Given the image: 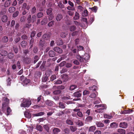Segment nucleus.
Returning <instances> with one entry per match:
<instances>
[{
	"label": "nucleus",
	"mask_w": 134,
	"mask_h": 134,
	"mask_svg": "<svg viewBox=\"0 0 134 134\" xmlns=\"http://www.w3.org/2000/svg\"><path fill=\"white\" fill-rule=\"evenodd\" d=\"M61 78L64 81H66L69 80L68 75L65 74L61 75Z\"/></svg>",
	"instance_id": "6"
},
{
	"label": "nucleus",
	"mask_w": 134,
	"mask_h": 134,
	"mask_svg": "<svg viewBox=\"0 0 134 134\" xmlns=\"http://www.w3.org/2000/svg\"><path fill=\"white\" fill-rule=\"evenodd\" d=\"M2 40L4 42H7L8 41V37L6 36H4Z\"/></svg>",
	"instance_id": "29"
},
{
	"label": "nucleus",
	"mask_w": 134,
	"mask_h": 134,
	"mask_svg": "<svg viewBox=\"0 0 134 134\" xmlns=\"http://www.w3.org/2000/svg\"><path fill=\"white\" fill-rule=\"evenodd\" d=\"M76 124L78 125L79 126H81L83 125V123L80 120H77L76 122Z\"/></svg>",
	"instance_id": "9"
},
{
	"label": "nucleus",
	"mask_w": 134,
	"mask_h": 134,
	"mask_svg": "<svg viewBox=\"0 0 134 134\" xmlns=\"http://www.w3.org/2000/svg\"><path fill=\"white\" fill-rule=\"evenodd\" d=\"M81 91H78L75 92L73 94V95L74 96L77 97H79L81 96V94L80 93Z\"/></svg>",
	"instance_id": "16"
},
{
	"label": "nucleus",
	"mask_w": 134,
	"mask_h": 134,
	"mask_svg": "<svg viewBox=\"0 0 134 134\" xmlns=\"http://www.w3.org/2000/svg\"><path fill=\"white\" fill-rule=\"evenodd\" d=\"M61 92V91L60 90H57L54 91L53 92V93L54 94H58L60 93Z\"/></svg>",
	"instance_id": "47"
},
{
	"label": "nucleus",
	"mask_w": 134,
	"mask_h": 134,
	"mask_svg": "<svg viewBox=\"0 0 134 134\" xmlns=\"http://www.w3.org/2000/svg\"><path fill=\"white\" fill-rule=\"evenodd\" d=\"M67 13L70 16L74 14V12L70 11H68L67 12Z\"/></svg>",
	"instance_id": "59"
},
{
	"label": "nucleus",
	"mask_w": 134,
	"mask_h": 134,
	"mask_svg": "<svg viewBox=\"0 0 134 134\" xmlns=\"http://www.w3.org/2000/svg\"><path fill=\"white\" fill-rule=\"evenodd\" d=\"M96 129L95 126H92L90 127L89 129V131H93Z\"/></svg>",
	"instance_id": "33"
},
{
	"label": "nucleus",
	"mask_w": 134,
	"mask_h": 134,
	"mask_svg": "<svg viewBox=\"0 0 134 134\" xmlns=\"http://www.w3.org/2000/svg\"><path fill=\"white\" fill-rule=\"evenodd\" d=\"M58 45H60L63 44V42L62 41L61 39H59L56 41Z\"/></svg>",
	"instance_id": "25"
},
{
	"label": "nucleus",
	"mask_w": 134,
	"mask_h": 134,
	"mask_svg": "<svg viewBox=\"0 0 134 134\" xmlns=\"http://www.w3.org/2000/svg\"><path fill=\"white\" fill-rule=\"evenodd\" d=\"M77 86L75 85H71L70 87V89L71 90H73L76 88Z\"/></svg>",
	"instance_id": "36"
},
{
	"label": "nucleus",
	"mask_w": 134,
	"mask_h": 134,
	"mask_svg": "<svg viewBox=\"0 0 134 134\" xmlns=\"http://www.w3.org/2000/svg\"><path fill=\"white\" fill-rule=\"evenodd\" d=\"M44 128L46 129L48 132H49V129L48 126L47 125H45L43 126Z\"/></svg>",
	"instance_id": "43"
},
{
	"label": "nucleus",
	"mask_w": 134,
	"mask_h": 134,
	"mask_svg": "<svg viewBox=\"0 0 134 134\" xmlns=\"http://www.w3.org/2000/svg\"><path fill=\"white\" fill-rule=\"evenodd\" d=\"M36 16L35 15H33L31 18V22L32 23L36 21Z\"/></svg>",
	"instance_id": "40"
},
{
	"label": "nucleus",
	"mask_w": 134,
	"mask_h": 134,
	"mask_svg": "<svg viewBox=\"0 0 134 134\" xmlns=\"http://www.w3.org/2000/svg\"><path fill=\"white\" fill-rule=\"evenodd\" d=\"M67 9L69 10H74L75 9L74 7H71L70 6H68L67 7Z\"/></svg>",
	"instance_id": "64"
},
{
	"label": "nucleus",
	"mask_w": 134,
	"mask_h": 134,
	"mask_svg": "<svg viewBox=\"0 0 134 134\" xmlns=\"http://www.w3.org/2000/svg\"><path fill=\"white\" fill-rule=\"evenodd\" d=\"M25 61L27 63H29L30 62V59L29 58H27L25 59Z\"/></svg>",
	"instance_id": "63"
},
{
	"label": "nucleus",
	"mask_w": 134,
	"mask_h": 134,
	"mask_svg": "<svg viewBox=\"0 0 134 134\" xmlns=\"http://www.w3.org/2000/svg\"><path fill=\"white\" fill-rule=\"evenodd\" d=\"M19 13V12L18 11H16L13 14V17L14 18L16 17L18 15Z\"/></svg>",
	"instance_id": "62"
},
{
	"label": "nucleus",
	"mask_w": 134,
	"mask_h": 134,
	"mask_svg": "<svg viewBox=\"0 0 134 134\" xmlns=\"http://www.w3.org/2000/svg\"><path fill=\"white\" fill-rule=\"evenodd\" d=\"M62 18V16L61 14H58L56 17V20L57 21H59Z\"/></svg>",
	"instance_id": "27"
},
{
	"label": "nucleus",
	"mask_w": 134,
	"mask_h": 134,
	"mask_svg": "<svg viewBox=\"0 0 134 134\" xmlns=\"http://www.w3.org/2000/svg\"><path fill=\"white\" fill-rule=\"evenodd\" d=\"M15 10V8L14 7H10L8 9L9 12L10 13H13Z\"/></svg>",
	"instance_id": "14"
},
{
	"label": "nucleus",
	"mask_w": 134,
	"mask_h": 134,
	"mask_svg": "<svg viewBox=\"0 0 134 134\" xmlns=\"http://www.w3.org/2000/svg\"><path fill=\"white\" fill-rule=\"evenodd\" d=\"M58 6L59 7L61 8H64V5L61 2H59L58 3Z\"/></svg>",
	"instance_id": "42"
},
{
	"label": "nucleus",
	"mask_w": 134,
	"mask_h": 134,
	"mask_svg": "<svg viewBox=\"0 0 134 134\" xmlns=\"http://www.w3.org/2000/svg\"><path fill=\"white\" fill-rule=\"evenodd\" d=\"M117 132L120 134H125L126 132L124 129H117Z\"/></svg>",
	"instance_id": "10"
},
{
	"label": "nucleus",
	"mask_w": 134,
	"mask_h": 134,
	"mask_svg": "<svg viewBox=\"0 0 134 134\" xmlns=\"http://www.w3.org/2000/svg\"><path fill=\"white\" fill-rule=\"evenodd\" d=\"M24 114L25 116L27 118H30L31 117V114L29 112L27 111L25 112Z\"/></svg>",
	"instance_id": "22"
},
{
	"label": "nucleus",
	"mask_w": 134,
	"mask_h": 134,
	"mask_svg": "<svg viewBox=\"0 0 134 134\" xmlns=\"http://www.w3.org/2000/svg\"><path fill=\"white\" fill-rule=\"evenodd\" d=\"M49 55L50 57H53L55 55V53L53 51H50L49 52Z\"/></svg>",
	"instance_id": "21"
},
{
	"label": "nucleus",
	"mask_w": 134,
	"mask_h": 134,
	"mask_svg": "<svg viewBox=\"0 0 134 134\" xmlns=\"http://www.w3.org/2000/svg\"><path fill=\"white\" fill-rule=\"evenodd\" d=\"M42 38L44 40H48L49 38V36L48 34H45L43 35Z\"/></svg>",
	"instance_id": "24"
},
{
	"label": "nucleus",
	"mask_w": 134,
	"mask_h": 134,
	"mask_svg": "<svg viewBox=\"0 0 134 134\" xmlns=\"http://www.w3.org/2000/svg\"><path fill=\"white\" fill-rule=\"evenodd\" d=\"M43 15V14L42 12H40L37 14V16L38 18H40L42 17Z\"/></svg>",
	"instance_id": "49"
},
{
	"label": "nucleus",
	"mask_w": 134,
	"mask_h": 134,
	"mask_svg": "<svg viewBox=\"0 0 134 134\" xmlns=\"http://www.w3.org/2000/svg\"><path fill=\"white\" fill-rule=\"evenodd\" d=\"M59 107L61 108H65V105L62 103L60 102L59 103Z\"/></svg>",
	"instance_id": "50"
},
{
	"label": "nucleus",
	"mask_w": 134,
	"mask_h": 134,
	"mask_svg": "<svg viewBox=\"0 0 134 134\" xmlns=\"http://www.w3.org/2000/svg\"><path fill=\"white\" fill-rule=\"evenodd\" d=\"M8 124H5L4 127H5V128L7 130L10 129L11 128V127L10 126L9 124H8V125H7Z\"/></svg>",
	"instance_id": "55"
},
{
	"label": "nucleus",
	"mask_w": 134,
	"mask_h": 134,
	"mask_svg": "<svg viewBox=\"0 0 134 134\" xmlns=\"http://www.w3.org/2000/svg\"><path fill=\"white\" fill-rule=\"evenodd\" d=\"M21 45L22 47H24L26 45L25 41H22L21 43Z\"/></svg>",
	"instance_id": "52"
},
{
	"label": "nucleus",
	"mask_w": 134,
	"mask_h": 134,
	"mask_svg": "<svg viewBox=\"0 0 134 134\" xmlns=\"http://www.w3.org/2000/svg\"><path fill=\"white\" fill-rule=\"evenodd\" d=\"M79 14L77 12H76L75 13V16L74 18L75 20H77L79 19Z\"/></svg>",
	"instance_id": "28"
},
{
	"label": "nucleus",
	"mask_w": 134,
	"mask_h": 134,
	"mask_svg": "<svg viewBox=\"0 0 134 134\" xmlns=\"http://www.w3.org/2000/svg\"><path fill=\"white\" fill-rule=\"evenodd\" d=\"M119 126L120 127L126 128L127 126V124L125 122H122L120 124Z\"/></svg>",
	"instance_id": "7"
},
{
	"label": "nucleus",
	"mask_w": 134,
	"mask_h": 134,
	"mask_svg": "<svg viewBox=\"0 0 134 134\" xmlns=\"http://www.w3.org/2000/svg\"><path fill=\"white\" fill-rule=\"evenodd\" d=\"M46 104L49 106H51L52 105V102L47 100L46 101Z\"/></svg>",
	"instance_id": "35"
},
{
	"label": "nucleus",
	"mask_w": 134,
	"mask_h": 134,
	"mask_svg": "<svg viewBox=\"0 0 134 134\" xmlns=\"http://www.w3.org/2000/svg\"><path fill=\"white\" fill-rule=\"evenodd\" d=\"M30 6L29 5H27V4L24 3L23 4L22 8L26 9L27 10H29L30 8Z\"/></svg>",
	"instance_id": "17"
},
{
	"label": "nucleus",
	"mask_w": 134,
	"mask_h": 134,
	"mask_svg": "<svg viewBox=\"0 0 134 134\" xmlns=\"http://www.w3.org/2000/svg\"><path fill=\"white\" fill-rule=\"evenodd\" d=\"M12 79L9 77L6 80L7 84V86H10L11 83Z\"/></svg>",
	"instance_id": "26"
},
{
	"label": "nucleus",
	"mask_w": 134,
	"mask_h": 134,
	"mask_svg": "<svg viewBox=\"0 0 134 134\" xmlns=\"http://www.w3.org/2000/svg\"><path fill=\"white\" fill-rule=\"evenodd\" d=\"M41 75V72L39 71H38L36 72V73H35V76L36 77H37V76L40 77Z\"/></svg>",
	"instance_id": "41"
},
{
	"label": "nucleus",
	"mask_w": 134,
	"mask_h": 134,
	"mask_svg": "<svg viewBox=\"0 0 134 134\" xmlns=\"http://www.w3.org/2000/svg\"><path fill=\"white\" fill-rule=\"evenodd\" d=\"M8 19V17L6 15L3 16L1 18V20L3 22H6L7 21Z\"/></svg>",
	"instance_id": "11"
},
{
	"label": "nucleus",
	"mask_w": 134,
	"mask_h": 134,
	"mask_svg": "<svg viewBox=\"0 0 134 134\" xmlns=\"http://www.w3.org/2000/svg\"><path fill=\"white\" fill-rule=\"evenodd\" d=\"M86 56L87 57H85L83 58L80 55H77L76 56V58L80 62H84V60H86L89 59V56L88 54H86Z\"/></svg>",
	"instance_id": "5"
},
{
	"label": "nucleus",
	"mask_w": 134,
	"mask_h": 134,
	"mask_svg": "<svg viewBox=\"0 0 134 134\" xmlns=\"http://www.w3.org/2000/svg\"><path fill=\"white\" fill-rule=\"evenodd\" d=\"M31 13L32 14L35 13L36 12V8L34 7L32 8L31 10Z\"/></svg>",
	"instance_id": "38"
},
{
	"label": "nucleus",
	"mask_w": 134,
	"mask_h": 134,
	"mask_svg": "<svg viewBox=\"0 0 134 134\" xmlns=\"http://www.w3.org/2000/svg\"><path fill=\"white\" fill-rule=\"evenodd\" d=\"M45 41H42V40H41L39 43V46L40 47H43L45 44Z\"/></svg>",
	"instance_id": "20"
},
{
	"label": "nucleus",
	"mask_w": 134,
	"mask_h": 134,
	"mask_svg": "<svg viewBox=\"0 0 134 134\" xmlns=\"http://www.w3.org/2000/svg\"><path fill=\"white\" fill-rule=\"evenodd\" d=\"M3 100L4 102L3 104L2 108H3V109H5V107L7 108L6 115L8 116L10 114V113L11 112V110L10 108L8 107V104L9 103V100L5 97L3 98Z\"/></svg>",
	"instance_id": "1"
},
{
	"label": "nucleus",
	"mask_w": 134,
	"mask_h": 134,
	"mask_svg": "<svg viewBox=\"0 0 134 134\" xmlns=\"http://www.w3.org/2000/svg\"><path fill=\"white\" fill-rule=\"evenodd\" d=\"M95 108H98L97 110H95V111L97 113H102L103 110L106 109L107 107L104 104L95 105Z\"/></svg>",
	"instance_id": "2"
},
{
	"label": "nucleus",
	"mask_w": 134,
	"mask_h": 134,
	"mask_svg": "<svg viewBox=\"0 0 134 134\" xmlns=\"http://www.w3.org/2000/svg\"><path fill=\"white\" fill-rule=\"evenodd\" d=\"M92 119V118L91 116H88L86 119V121H91Z\"/></svg>",
	"instance_id": "53"
},
{
	"label": "nucleus",
	"mask_w": 134,
	"mask_h": 134,
	"mask_svg": "<svg viewBox=\"0 0 134 134\" xmlns=\"http://www.w3.org/2000/svg\"><path fill=\"white\" fill-rule=\"evenodd\" d=\"M76 29V27L75 26H71L70 27V30L71 31H74Z\"/></svg>",
	"instance_id": "48"
},
{
	"label": "nucleus",
	"mask_w": 134,
	"mask_h": 134,
	"mask_svg": "<svg viewBox=\"0 0 134 134\" xmlns=\"http://www.w3.org/2000/svg\"><path fill=\"white\" fill-rule=\"evenodd\" d=\"M52 9L51 8L48 9L47 10V15L51 14L52 13Z\"/></svg>",
	"instance_id": "37"
},
{
	"label": "nucleus",
	"mask_w": 134,
	"mask_h": 134,
	"mask_svg": "<svg viewBox=\"0 0 134 134\" xmlns=\"http://www.w3.org/2000/svg\"><path fill=\"white\" fill-rule=\"evenodd\" d=\"M89 93L90 92L89 91L85 90L83 91V95H86L89 94Z\"/></svg>",
	"instance_id": "54"
},
{
	"label": "nucleus",
	"mask_w": 134,
	"mask_h": 134,
	"mask_svg": "<svg viewBox=\"0 0 134 134\" xmlns=\"http://www.w3.org/2000/svg\"><path fill=\"white\" fill-rule=\"evenodd\" d=\"M70 128L71 131L73 132L77 130L76 127L75 126H70Z\"/></svg>",
	"instance_id": "23"
},
{
	"label": "nucleus",
	"mask_w": 134,
	"mask_h": 134,
	"mask_svg": "<svg viewBox=\"0 0 134 134\" xmlns=\"http://www.w3.org/2000/svg\"><path fill=\"white\" fill-rule=\"evenodd\" d=\"M47 23V20L46 18H44L41 21V23L42 25H44L46 24Z\"/></svg>",
	"instance_id": "39"
},
{
	"label": "nucleus",
	"mask_w": 134,
	"mask_h": 134,
	"mask_svg": "<svg viewBox=\"0 0 134 134\" xmlns=\"http://www.w3.org/2000/svg\"><path fill=\"white\" fill-rule=\"evenodd\" d=\"M0 54L2 56H5L7 54V52L6 51L2 50L0 51Z\"/></svg>",
	"instance_id": "15"
},
{
	"label": "nucleus",
	"mask_w": 134,
	"mask_h": 134,
	"mask_svg": "<svg viewBox=\"0 0 134 134\" xmlns=\"http://www.w3.org/2000/svg\"><path fill=\"white\" fill-rule=\"evenodd\" d=\"M31 15H29L27 18V23L29 24L30 23L31 20Z\"/></svg>",
	"instance_id": "57"
},
{
	"label": "nucleus",
	"mask_w": 134,
	"mask_h": 134,
	"mask_svg": "<svg viewBox=\"0 0 134 134\" xmlns=\"http://www.w3.org/2000/svg\"><path fill=\"white\" fill-rule=\"evenodd\" d=\"M104 117L105 118L111 119L112 118L111 116H110L107 114H104Z\"/></svg>",
	"instance_id": "46"
},
{
	"label": "nucleus",
	"mask_w": 134,
	"mask_h": 134,
	"mask_svg": "<svg viewBox=\"0 0 134 134\" xmlns=\"http://www.w3.org/2000/svg\"><path fill=\"white\" fill-rule=\"evenodd\" d=\"M66 123L70 125H72L73 124V122L70 120H67L66 121Z\"/></svg>",
	"instance_id": "51"
},
{
	"label": "nucleus",
	"mask_w": 134,
	"mask_h": 134,
	"mask_svg": "<svg viewBox=\"0 0 134 134\" xmlns=\"http://www.w3.org/2000/svg\"><path fill=\"white\" fill-rule=\"evenodd\" d=\"M56 78V76L55 75H52L51 76L50 80L51 81H53Z\"/></svg>",
	"instance_id": "56"
},
{
	"label": "nucleus",
	"mask_w": 134,
	"mask_h": 134,
	"mask_svg": "<svg viewBox=\"0 0 134 134\" xmlns=\"http://www.w3.org/2000/svg\"><path fill=\"white\" fill-rule=\"evenodd\" d=\"M54 51L59 53H61L62 52V51L61 49L58 47H55L54 48Z\"/></svg>",
	"instance_id": "12"
},
{
	"label": "nucleus",
	"mask_w": 134,
	"mask_h": 134,
	"mask_svg": "<svg viewBox=\"0 0 134 134\" xmlns=\"http://www.w3.org/2000/svg\"><path fill=\"white\" fill-rule=\"evenodd\" d=\"M96 125L98 127H103L104 126V124L100 121H97Z\"/></svg>",
	"instance_id": "13"
},
{
	"label": "nucleus",
	"mask_w": 134,
	"mask_h": 134,
	"mask_svg": "<svg viewBox=\"0 0 134 134\" xmlns=\"http://www.w3.org/2000/svg\"><path fill=\"white\" fill-rule=\"evenodd\" d=\"M96 87L95 86L93 85L92 87H89V89L90 90H92L93 91H95L96 90Z\"/></svg>",
	"instance_id": "34"
},
{
	"label": "nucleus",
	"mask_w": 134,
	"mask_h": 134,
	"mask_svg": "<svg viewBox=\"0 0 134 134\" xmlns=\"http://www.w3.org/2000/svg\"><path fill=\"white\" fill-rule=\"evenodd\" d=\"M77 115L80 117H82L83 116V114L81 111H79L77 113Z\"/></svg>",
	"instance_id": "44"
},
{
	"label": "nucleus",
	"mask_w": 134,
	"mask_h": 134,
	"mask_svg": "<svg viewBox=\"0 0 134 134\" xmlns=\"http://www.w3.org/2000/svg\"><path fill=\"white\" fill-rule=\"evenodd\" d=\"M44 114V113L43 112H40L34 114V116H41Z\"/></svg>",
	"instance_id": "32"
},
{
	"label": "nucleus",
	"mask_w": 134,
	"mask_h": 134,
	"mask_svg": "<svg viewBox=\"0 0 134 134\" xmlns=\"http://www.w3.org/2000/svg\"><path fill=\"white\" fill-rule=\"evenodd\" d=\"M20 80L22 81V83L24 85L28 84L30 82V80L24 77V76H21L20 78Z\"/></svg>",
	"instance_id": "4"
},
{
	"label": "nucleus",
	"mask_w": 134,
	"mask_h": 134,
	"mask_svg": "<svg viewBox=\"0 0 134 134\" xmlns=\"http://www.w3.org/2000/svg\"><path fill=\"white\" fill-rule=\"evenodd\" d=\"M97 94H97H96L94 93H93L91 94L89 96V97L92 98H94L97 96Z\"/></svg>",
	"instance_id": "31"
},
{
	"label": "nucleus",
	"mask_w": 134,
	"mask_h": 134,
	"mask_svg": "<svg viewBox=\"0 0 134 134\" xmlns=\"http://www.w3.org/2000/svg\"><path fill=\"white\" fill-rule=\"evenodd\" d=\"M78 49L79 51H81L83 50L84 49V47L81 46H77Z\"/></svg>",
	"instance_id": "60"
},
{
	"label": "nucleus",
	"mask_w": 134,
	"mask_h": 134,
	"mask_svg": "<svg viewBox=\"0 0 134 134\" xmlns=\"http://www.w3.org/2000/svg\"><path fill=\"white\" fill-rule=\"evenodd\" d=\"M14 57L13 54L12 53H9L8 54V58L9 59L12 58Z\"/></svg>",
	"instance_id": "45"
},
{
	"label": "nucleus",
	"mask_w": 134,
	"mask_h": 134,
	"mask_svg": "<svg viewBox=\"0 0 134 134\" xmlns=\"http://www.w3.org/2000/svg\"><path fill=\"white\" fill-rule=\"evenodd\" d=\"M54 21H52L50 22L48 24V25L49 27L52 26L54 24Z\"/></svg>",
	"instance_id": "58"
},
{
	"label": "nucleus",
	"mask_w": 134,
	"mask_h": 134,
	"mask_svg": "<svg viewBox=\"0 0 134 134\" xmlns=\"http://www.w3.org/2000/svg\"><path fill=\"white\" fill-rule=\"evenodd\" d=\"M31 104V102L30 100L26 99H24L23 100V102L21 104V106L23 107H28Z\"/></svg>",
	"instance_id": "3"
},
{
	"label": "nucleus",
	"mask_w": 134,
	"mask_h": 134,
	"mask_svg": "<svg viewBox=\"0 0 134 134\" xmlns=\"http://www.w3.org/2000/svg\"><path fill=\"white\" fill-rule=\"evenodd\" d=\"M36 128L37 130L40 131H42L43 130L42 126L40 125H37L36 126Z\"/></svg>",
	"instance_id": "30"
},
{
	"label": "nucleus",
	"mask_w": 134,
	"mask_h": 134,
	"mask_svg": "<svg viewBox=\"0 0 134 134\" xmlns=\"http://www.w3.org/2000/svg\"><path fill=\"white\" fill-rule=\"evenodd\" d=\"M48 79V77L45 76L43 77L42 79V81L43 82H46Z\"/></svg>",
	"instance_id": "61"
},
{
	"label": "nucleus",
	"mask_w": 134,
	"mask_h": 134,
	"mask_svg": "<svg viewBox=\"0 0 134 134\" xmlns=\"http://www.w3.org/2000/svg\"><path fill=\"white\" fill-rule=\"evenodd\" d=\"M110 126L112 128H116L118 126V124L116 122H113L110 124Z\"/></svg>",
	"instance_id": "18"
},
{
	"label": "nucleus",
	"mask_w": 134,
	"mask_h": 134,
	"mask_svg": "<svg viewBox=\"0 0 134 134\" xmlns=\"http://www.w3.org/2000/svg\"><path fill=\"white\" fill-rule=\"evenodd\" d=\"M60 131V130L57 128H55L53 130V132L54 134H57Z\"/></svg>",
	"instance_id": "19"
},
{
	"label": "nucleus",
	"mask_w": 134,
	"mask_h": 134,
	"mask_svg": "<svg viewBox=\"0 0 134 134\" xmlns=\"http://www.w3.org/2000/svg\"><path fill=\"white\" fill-rule=\"evenodd\" d=\"M12 3V1L10 0H7L5 2L4 6L5 7H7L9 6Z\"/></svg>",
	"instance_id": "8"
}]
</instances>
